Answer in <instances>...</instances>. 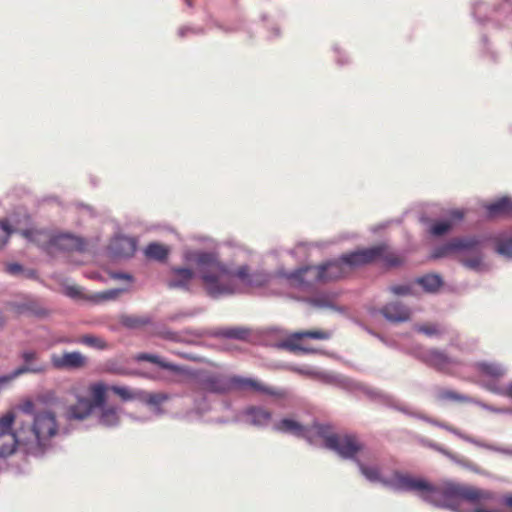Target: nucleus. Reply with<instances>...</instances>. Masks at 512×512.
<instances>
[{
  "instance_id": "nucleus-1",
  "label": "nucleus",
  "mask_w": 512,
  "mask_h": 512,
  "mask_svg": "<svg viewBox=\"0 0 512 512\" xmlns=\"http://www.w3.org/2000/svg\"><path fill=\"white\" fill-rule=\"evenodd\" d=\"M188 260L196 265L206 292L212 297L245 292L262 287L269 276L261 271L252 272L248 265L231 268L218 259L215 253L194 252Z\"/></svg>"
},
{
  "instance_id": "nucleus-2",
  "label": "nucleus",
  "mask_w": 512,
  "mask_h": 512,
  "mask_svg": "<svg viewBox=\"0 0 512 512\" xmlns=\"http://www.w3.org/2000/svg\"><path fill=\"white\" fill-rule=\"evenodd\" d=\"M385 486L396 490L419 492L426 501H433L437 496H441L443 506L455 512H463L459 509L461 501L479 504L493 498V494L489 490L472 485L447 481L440 487H435L423 478L398 471H395L388 482H385Z\"/></svg>"
},
{
  "instance_id": "nucleus-3",
  "label": "nucleus",
  "mask_w": 512,
  "mask_h": 512,
  "mask_svg": "<svg viewBox=\"0 0 512 512\" xmlns=\"http://www.w3.org/2000/svg\"><path fill=\"white\" fill-rule=\"evenodd\" d=\"M377 261L383 262L387 267H397L403 262L402 258L392 252L387 244L381 243L343 254L338 260L319 266L300 268L292 277L304 282L305 277L310 274L315 281L326 283L346 277L354 269Z\"/></svg>"
},
{
  "instance_id": "nucleus-4",
  "label": "nucleus",
  "mask_w": 512,
  "mask_h": 512,
  "mask_svg": "<svg viewBox=\"0 0 512 512\" xmlns=\"http://www.w3.org/2000/svg\"><path fill=\"white\" fill-rule=\"evenodd\" d=\"M191 387L196 391L226 393L232 390L254 391L273 394V391L256 379L240 376H225L208 371H200L194 377Z\"/></svg>"
},
{
  "instance_id": "nucleus-5",
  "label": "nucleus",
  "mask_w": 512,
  "mask_h": 512,
  "mask_svg": "<svg viewBox=\"0 0 512 512\" xmlns=\"http://www.w3.org/2000/svg\"><path fill=\"white\" fill-rule=\"evenodd\" d=\"M451 255L470 270L480 271L483 268L481 241L475 236L452 238L437 247L432 254L435 259Z\"/></svg>"
},
{
  "instance_id": "nucleus-6",
  "label": "nucleus",
  "mask_w": 512,
  "mask_h": 512,
  "mask_svg": "<svg viewBox=\"0 0 512 512\" xmlns=\"http://www.w3.org/2000/svg\"><path fill=\"white\" fill-rule=\"evenodd\" d=\"M32 424L25 428V436L31 440L26 444L46 447L49 441L58 434L59 425L56 414L50 410L34 411Z\"/></svg>"
},
{
  "instance_id": "nucleus-7",
  "label": "nucleus",
  "mask_w": 512,
  "mask_h": 512,
  "mask_svg": "<svg viewBox=\"0 0 512 512\" xmlns=\"http://www.w3.org/2000/svg\"><path fill=\"white\" fill-rule=\"evenodd\" d=\"M317 434L324 439L325 447L335 451L344 459H353L364 448L363 443L354 434H336L330 431L329 426L317 425Z\"/></svg>"
},
{
  "instance_id": "nucleus-8",
  "label": "nucleus",
  "mask_w": 512,
  "mask_h": 512,
  "mask_svg": "<svg viewBox=\"0 0 512 512\" xmlns=\"http://www.w3.org/2000/svg\"><path fill=\"white\" fill-rule=\"evenodd\" d=\"M15 420L13 412H7L0 417V456L12 454L17 444L29 442L30 437H26L25 427L19 428L16 432L12 431V425Z\"/></svg>"
},
{
  "instance_id": "nucleus-9",
  "label": "nucleus",
  "mask_w": 512,
  "mask_h": 512,
  "mask_svg": "<svg viewBox=\"0 0 512 512\" xmlns=\"http://www.w3.org/2000/svg\"><path fill=\"white\" fill-rule=\"evenodd\" d=\"M331 337V333L327 330L313 329L298 331L290 334L279 344V347L292 353H315L316 350L303 344L305 338H312L317 340H327Z\"/></svg>"
},
{
  "instance_id": "nucleus-10",
  "label": "nucleus",
  "mask_w": 512,
  "mask_h": 512,
  "mask_svg": "<svg viewBox=\"0 0 512 512\" xmlns=\"http://www.w3.org/2000/svg\"><path fill=\"white\" fill-rule=\"evenodd\" d=\"M21 357L24 361V364L14 370L11 374L0 377V383H8L18 376L26 373L42 374L45 373L48 369V365L46 363L38 361V353L36 351H24L21 354Z\"/></svg>"
},
{
  "instance_id": "nucleus-11",
  "label": "nucleus",
  "mask_w": 512,
  "mask_h": 512,
  "mask_svg": "<svg viewBox=\"0 0 512 512\" xmlns=\"http://www.w3.org/2000/svg\"><path fill=\"white\" fill-rule=\"evenodd\" d=\"M51 363L56 369H79L86 365V358L80 352L52 354Z\"/></svg>"
},
{
  "instance_id": "nucleus-12",
  "label": "nucleus",
  "mask_w": 512,
  "mask_h": 512,
  "mask_svg": "<svg viewBox=\"0 0 512 512\" xmlns=\"http://www.w3.org/2000/svg\"><path fill=\"white\" fill-rule=\"evenodd\" d=\"M86 248L84 239L69 233L56 234L53 244V253L56 251L83 252Z\"/></svg>"
},
{
  "instance_id": "nucleus-13",
  "label": "nucleus",
  "mask_w": 512,
  "mask_h": 512,
  "mask_svg": "<svg viewBox=\"0 0 512 512\" xmlns=\"http://www.w3.org/2000/svg\"><path fill=\"white\" fill-rule=\"evenodd\" d=\"M57 403V395L53 390H46L38 393L34 399H27L21 405L20 409L25 414H32L40 405L51 406Z\"/></svg>"
},
{
  "instance_id": "nucleus-14",
  "label": "nucleus",
  "mask_w": 512,
  "mask_h": 512,
  "mask_svg": "<svg viewBox=\"0 0 512 512\" xmlns=\"http://www.w3.org/2000/svg\"><path fill=\"white\" fill-rule=\"evenodd\" d=\"M21 235L44 248L48 253H53V244L56 234L44 229H25Z\"/></svg>"
},
{
  "instance_id": "nucleus-15",
  "label": "nucleus",
  "mask_w": 512,
  "mask_h": 512,
  "mask_svg": "<svg viewBox=\"0 0 512 512\" xmlns=\"http://www.w3.org/2000/svg\"><path fill=\"white\" fill-rule=\"evenodd\" d=\"M380 313L390 322L402 323L410 320V309L401 302H391L380 309Z\"/></svg>"
},
{
  "instance_id": "nucleus-16",
  "label": "nucleus",
  "mask_w": 512,
  "mask_h": 512,
  "mask_svg": "<svg viewBox=\"0 0 512 512\" xmlns=\"http://www.w3.org/2000/svg\"><path fill=\"white\" fill-rule=\"evenodd\" d=\"M93 409L92 401L89 398L79 397L75 404L67 408L65 416L68 420H84L92 413Z\"/></svg>"
},
{
  "instance_id": "nucleus-17",
  "label": "nucleus",
  "mask_w": 512,
  "mask_h": 512,
  "mask_svg": "<svg viewBox=\"0 0 512 512\" xmlns=\"http://www.w3.org/2000/svg\"><path fill=\"white\" fill-rule=\"evenodd\" d=\"M194 278V272L189 268H173L167 280L169 288L187 289Z\"/></svg>"
},
{
  "instance_id": "nucleus-18",
  "label": "nucleus",
  "mask_w": 512,
  "mask_h": 512,
  "mask_svg": "<svg viewBox=\"0 0 512 512\" xmlns=\"http://www.w3.org/2000/svg\"><path fill=\"white\" fill-rule=\"evenodd\" d=\"M111 252L118 257H130L136 250V243L132 238L117 237L110 244Z\"/></svg>"
},
{
  "instance_id": "nucleus-19",
  "label": "nucleus",
  "mask_w": 512,
  "mask_h": 512,
  "mask_svg": "<svg viewBox=\"0 0 512 512\" xmlns=\"http://www.w3.org/2000/svg\"><path fill=\"white\" fill-rule=\"evenodd\" d=\"M121 409L111 405H104L100 407L98 422L100 425L112 428L120 423Z\"/></svg>"
},
{
  "instance_id": "nucleus-20",
  "label": "nucleus",
  "mask_w": 512,
  "mask_h": 512,
  "mask_svg": "<svg viewBox=\"0 0 512 512\" xmlns=\"http://www.w3.org/2000/svg\"><path fill=\"white\" fill-rule=\"evenodd\" d=\"M487 215L490 218H497L502 216L512 215V199L508 197H502L497 201L487 204L485 206Z\"/></svg>"
},
{
  "instance_id": "nucleus-21",
  "label": "nucleus",
  "mask_w": 512,
  "mask_h": 512,
  "mask_svg": "<svg viewBox=\"0 0 512 512\" xmlns=\"http://www.w3.org/2000/svg\"><path fill=\"white\" fill-rule=\"evenodd\" d=\"M424 361L438 370H445L453 363V360L446 353L437 349L425 352Z\"/></svg>"
},
{
  "instance_id": "nucleus-22",
  "label": "nucleus",
  "mask_w": 512,
  "mask_h": 512,
  "mask_svg": "<svg viewBox=\"0 0 512 512\" xmlns=\"http://www.w3.org/2000/svg\"><path fill=\"white\" fill-rule=\"evenodd\" d=\"M245 415L247 420L256 426H265L267 425L271 418L272 414L269 410L264 407H256L252 406L246 409Z\"/></svg>"
},
{
  "instance_id": "nucleus-23",
  "label": "nucleus",
  "mask_w": 512,
  "mask_h": 512,
  "mask_svg": "<svg viewBox=\"0 0 512 512\" xmlns=\"http://www.w3.org/2000/svg\"><path fill=\"white\" fill-rule=\"evenodd\" d=\"M275 429L284 433H291L298 437H306V428L292 419H282L275 425Z\"/></svg>"
},
{
  "instance_id": "nucleus-24",
  "label": "nucleus",
  "mask_w": 512,
  "mask_h": 512,
  "mask_svg": "<svg viewBox=\"0 0 512 512\" xmlns=\"http://www.w3.org/2000/svg\"><path fill=\"white\" fill-rule=\"evenodd\" d=\"M136 361H147L151 362L153 364L158 365L160 368L172 371V372H181L182 369L177 366L176 364L167 362L163 359H161L159 356L149 353H139L135 356Z\"/></svg>"
},
{
  "instance_id": "nucleus-25",
  "label": "nucleus",
  "mask_w": 512,
  "mask_h": 512,
  "mask_svg": "<svg viewBox=\"0 0 512 512\" xmlns=\"http://www.w3.org/2000/svg\"><path fill=\"white\" fill-rule=\"evenodd\" d=\"M107 387L103 383H94L89 386V393L92 397L90 399L93 404V408H100L104 406L106 400Z\"/></svg>"
},
{
  "instance_id": "nucleus-26",
  "label": "nucleus",
  "mask_w": 512,
  "mask_h": 512,
  "mask_svg": "<svg viewBox=\"0 0 512 512\" xmlns=\"http://www.w3.org/2000/svg\"><path fill=\"white\" fill-rule=\"evenodd\" d=\"M356 463L361 471L362 475L371 482H379L385 486V482H388V479L383 478L380 474V470L377 466H367L363 464L360 460H356Z\"/></svg>"
},
{
  "instance_id": "nucleus-27",
  "label": "nucleus",
  "mask_w": 512,
  "mask_h": 512,
  "mask_svg": "<svg viewBox=\"0 0 512 512\" xmlns=\"http://www.w3.org/2000/svg\"><path fill=\"white\" fill-rule=\"evenodd\" d=\"M168 253V248L159 243H150L145 248V256L157 261H164L167 258Z\"/></svg>"
},
{
  "instance_id": "nucleus-28",
  "label": "nucleus",
  "mask_w": 512,
  "mask_h": 512,
  "mask_svg": "<svg viewBox=\"0 0 512 512\" xmlns=\"http://www.w3.org/2000/svg\"><path fill=\"white\" fill-rule=\"evenodd\" d=\"M476 367L479 372L494 379L504 375V369L496 363L479 362Z\"/></svg>"
},
{
  "instance_id": "nucleus-29",
  "label": "nucleus",
  "mask_w": 512,
  "mask_h": 512,
  "mask_svg": "<svg viewBox=\"0 0 512 512\" xmlns=\"http://www.w3.org/2000/svg\"><path fill=\"white\" fill-rule=\"evenodd\" d=\"M417 282L428 292H436L442 286V279L438 275H426Z\"/></svg>"
},
{
  "instance_id": "nucleus-30",
  "label": "nucleus",
  "mask_w": 512,
  "mask_h": 512,
  "mask_svg": "<svg viewBox=\"0 0 512 512\" xmlns=\"http://www.w3.org/2000/svg\"><path fill=\"white\" fill-rule=\"evenodd\" d=\"M168 395L165 394V393H161V392H158V393H143V392H140V397L139 399L142 400L143 402H145L146 404L150 405V406H160L161 404H163L165 401L168 400Z\"/></svg>"
},
{
  "instance_id": "nucleus-31",
  "label": "nucleus",
  "mask_w": 512,
  "mask_h": 512,
  "mask_svg": "<svg viewBox=\"0 0 512 512\" xmlns=\"http://www.w3.org/2000/svg\"><path fill=\"white\" fill-rule=\"evenodd\" d=\"M150 320L148 317L126 315L121 318V323L128 328H139L149 324Z\"/></svg>"
},
{
  "instance_id": "nucleus-32",
  "label": "nucleus",
  "mask_w": 512,
  "mask_h": 512,
  "mask_svg": "<svg viewBox=\"0 0 512 512\" xmlns=\"http://www.w3.org/2000/svg\"><path fill=\"white\" fill-rule=\"evenodd\" d=\"M495 250L502 256L512 258V235L497 239Z\"/></svg>"
},
{
  "instance_id": "nucleus-33",
  "label": "nucleus",
  "mask_w": 512,
  "mask_h": 512,
  "mask_svg": "<svg viewBox=\"0 0 512 512\" xmlns=\"http://www.w3.org/2000/svg\"><path fill=\"white\" fill-rule=\"evenodd\" d=\"M109 389L113 393L118 395L123 401L139 399V397H140L139 391H133V390L129 389L128 387L114 385V386H111Z\"/></svg>"
},
{
  "instance_id": "nucleus-34",
  "label": "nucleus",
  "mask_w": 512,
  "mask_h": 512,
  "mask_svg": "<svg viewBox=\"0 0 512 512\" xmlns=\"http://www.w3.org/2000/svg\"><path fill=\"white\" fill-rule=\"evenodd\" d=\"M250 334V331L242 327L227 328L222 331V335L226 338L245 340Z\"/></svg>"
},
{
  "instance_id": "nucleus-35",
  "label": "nucleus",
  "mask_w": 512,
  "mask_h": 512,
  "mask_svg": "<svg viewBox=\"0 0 512 512\" xmlns=\"http://www.w3.org/2000/svg\"><path fill=\"white\" fill-rule=\"evenodd\" d=\"M438 398L444 401H457V402H469L470 398L465 395H461L453 390L444 389L438 393Z\"/></svg>"
},
{
  "instance_id": "nucleus-36",
  "label": "nucleus",
  "mask_w": 512,
  "mask_h": 512,
  "mask_svg": "<svg viewBox=\"0 0 512 512\" xmlns=\"http://www.w3.org/2000/svg\"><path fill=\"white\" fill-rule=\"evenodd\" d=\"M453 227V223L451 221H437L433 223L430 227V233L434 236H442L448 233Z\"/></svg>"
},
{
  "instance_id": "nucleus-37",
  "label": "nucleus",
  "mask_w": 512,
  "mask_h": 512,
  "mask_svg": "<svg viewBox=\"0 0 512 512\" xmlns=\"http://www.w3.org/2000/svg\"><path fill=\"white\" fill-rule=\"evenodd\" d=\"M79 342L86 346L100 350L107 347V343L102 338L93 335H85L79 340Z\"/></svg>"
},
{
  "instance_id": "nucleus-38",
  "label": "nucleus",
  "mask_w": 512,
  "mask_h": 512,
  "mask_svg": "<svg viewBox=\"0 0 512 512\" xmlns=\"http://www.w3.org/2000/svg\"><path fill=\"white\" fill-rule=\"evenodd\" d=\"M123 292L122 289H111L104 292L97 293L94 296V299L97 302L115 300L119 297V295Z\"/></svg>"
},
{
  "instance_id": "nucleus-39",
  "label": "nucleus",
  "mask_w": 512,
  "mask_h": 512,
  "mask_svg": "<svg viewBox=\"0 0 512 512\" xmlns=\"http://www.w3.org/2000/svg\"><path fill=\"white\" fill-rule=\"evenodd\" d=\"M417 331L427 336L440 335L441 330L436 324H424L417 327Z\"/></svg>"
},
{
  "instance_id": "nucleus-40",
  "label": "nucleus",
  "mask_w": 512,
  "mask_h": 512,
  "mask_svg": "<svg viewBox=\"0 0 512 512\" xmlns=\"http://www.w3.org/2000/svg\"><path fill=\"white\" fill-rule=\"evenodd\" d=\"M11 233L12 230L10 229L8 223L5 221L0 222V245L7 243Z\"/></svg>"
},
{
  "instance_id": "nucleus-41",
  "label": "nucleus",
  "mask_w": 512,
  "mask_h": 512,
  "mask_svg": "<svg viewBox=\"0 0 512 512\" xmlns=\"http://www.w3.org/2000/svg\"><path fill=\"white\" fill-rule=\"evenodd\" d=\"M390 291L395 295H408L411 293V287L408 285H393Z\"/></svg>"
},
{
  "instance_id": "nucleus-42",
  "label": "nucleus",
  "mask_w": 512,
  "mask_h": 512,
  "mask_svg": "<svg viewBox=\"0 0 512 512\" xmlns=\"http://www.w3.org/2000/svg\"><path fill=\"white\" fill-rule=\"evenodd\" d=\"M449 215H450L449 221H451L454 224L455 222L463 219L464 212L462 210L455 209V210H452Z\"/></svg>"
},
{
  "instance_id": "nucleus-43",
  "label": "nucleus",
  "mask_w": 512,
  "mask_h": 512,
  "mask_svg": "<svg viewBox=\"0 0 512 512\" xmlns=\"http://www.w3.org/2000/svg\"><path fill=\"white\" fill-rule=\"evenodd\" d=\"M22 271V266L17 263H10L6 266V272L11 275H16Z\"/></svg>"
},
{
  "instance_id": "nucleus-44",
  "label": "nucleus",
  "mask_w": 512,
  "mask_h": 512,
  "mask_svg": "<svg viewBox=\"0 0 512 512\" xmlns=\"http://www.w3.org/2000/svg\"><path fill=\"white\" fill-rule=\"evenodd\" d=\"M502 504L512 510V494L508 493L502 497Z\"/></svg>"
},
{
  "instance_id": "nucleus-45",
  "label": "nucleus",
  "mask_w": 512,
  "mask_h": 512,
  "mask_svg": "<svg viewBox=\"0 0 512 512\" xmlns=\"http://www.w3.org/2000/svg\"><path fill=\"white\" fill-rule=\"evenodd\" d=\"M495 391L509 398H512V382L505 389Z\"/></svg>"
},
{
  "instance_id": "nucleus-46",
  "label": "nucleus",
  "mask_w": 512,
  "mask_h": 512,
  "mask_svg": "<svg viewBox=\"0 0 512 512\" xmlns=\"http://www.w3.org/2000/svg\"><path fill=\"white\" fill-rule=\"evenodd\" d=\"M80 294V290L78 287L74 286V287H69L68 288V295L69 296H72V297H76Z\"/></svg>"
},
{
  "instance_id": "nucleus-47",
  "label": "nucleus",
  "mask_w": 512,
  "mask_h": 512,
  "mask_svg": "<svg viewBox=\"0 0 512 512\" xmlns=\"http://www.w3.org/2000/svg\"><path fill=\"white\" fill-rule=\"evenodd\" d=\"M113 278H115V279H127V280L131 279V277L129 275H127V274H114Z\"/></svg>"
},
{
  "instance_id": "nucleus-48",
  "label": "nucleus",
  "mask_w": 512,
  "mask_h": 512,
  "mask_svg": "<svg viewBox=\"0 0 512 512\" xmlns=\"http://www.w3.org/2000/svg\"><path fill=\"white\" fill-rule=\"evenodd\" d=\"M165 338H167V339H171V340H176L177 336H176V334H175V333H171V332H169V333H167V334L165 335Z\"/></svg>"
},
{
  "instance_id": "nucleus-49",
  "label": "nucleus",
  "mask_w": 512,
  "mask_h": 512,
  "mask_svg": "<svg viewBox=\"0 0 512 512\" xmlns=\"http://www.w3.org/2000/svg\"><path fill=\"white\" fill-rule=\"evenodd\" d=\"M5 324V317L3 316L2 312L0 311V327H2Z\"/></svg>"
},
{
  "instance_id": "nucleus-50",
  "label": "nucleus",
  "mask_w": 512,
  "mask_h": 512,
  "mask_svg": "<svg viewBox=\"0 0 512 512\" xmlns=\"http://www.w3.org/2000/svg\"><path fill=\"white\" fill-rule=\"evenodd\" d=\"M311 302H312L314 305H320L319 300H317V299H313V300H311Z\"/></svg>"
},
{
  "instance_id": "nucleus-51",
  "label": "nucleus",
  "mask_w": 512,
  "mask_h": 512,
  "mask_svg": "<svg viewBox=\"0 0 512 512\" xmlns=\"http://www.w3.org/2000/svg\"><path fill=\"white\" fill-rule=\"evenodd\" d=\"M186 2H187V4H188V5H191V2H190V0H186Z\"/></svg>"
}]
</instances>
